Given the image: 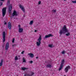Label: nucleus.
<instances>
[{"label": "nucleus", "mask_w": 76, "mask_h": 76, "mask_svg": "<svg viewBox=\"0 0 76 76\" xmlns=\"http://www.w3.org/2000/svg\"><path fill=\"white\" fill-rule=\"evenodd\" d=\"M64 33H67L66 34V36H69L70 35V32H69V30H67L66 28V25L64 26L62 29V30L60 31L59 34L61 35L62 34H64Z\"/></svg>", "instance_id": "1"}, {"label": "nucleus", "mask_w": 76, "mask_h": 76, "mask_svg": "<svg viewBox=\"0 0 76 76\" xmlns=\"http://www.w3.org/2000/svg\"><path fill=\"white\" fill-rule=\"evenodd\" d=\"M41 40H42V37L40 36L37 39V41L36 42V45L37 47H39L41 43Z\"/></svg>", "instance_id": "2"}, {"label": "nucleus", "mask_w": 76, "mask_h": 76, "mask_svg": "<svg viewBox=\"0 0 76 76\" xmlns=\"http://www.w3.org/2000/svg\"><path fill=\"white\" fill-rule=\"evenodd\" d=\"M2 16L4 17L6 13V8H4L2 9Z\"/></svg>", "instance_id": "3"}, {"label": "nucleus", "mask_w": 76, "mask_h": 76, "mask_svg": "<svg viewBox=\"0 0 76 76\" xmlns=\"http://www.w3.org/2000/svg\"><path fill=\"white\" fill-rule=\"evenodd\" d=\"M3 41L4 42L6 40V32L5 31H3Z\"/></svg>", "instance_id": "4"}, {"label": "nucleus", "mask_w": 76, "mask_h": 76, "mask_svg": "<svg viewBox=\"0 0 76 76\" xmlns=\"http://www.w3.org/2000/svg\"><path fill=\"white\" fill-rule=\"evenodd\" d=\"M19 7L20 9H21V10L23 11V12H24V13H25V8H24V7H23V6L22 5H19Z\"/></svg>", "instance_id": "5"}, {"label": "nucleus", "mask_w": 76, "mask_h": 76, "mask_svg": "<svg viewBox=\"0 0 76 76\" xmlns=\"http://www.w3.org/2000/svg\"><path fill=\"white\" fill-rule=\"evenodd\" d=\"M18 27H19V30L18 32L20 33H21L23 32V28H21L20 27V25H18Z\"/></svg>", "instance_id": "6"}, {"label": "nucleus", "mask_w": 76, "mask_h": 76, "mask_svg": "<svg viewBox=\"0 0 76 76\" xmlns=\"http://www.w3.org/2000/svg\"><path fill=\"white\" fill-rule=\"evenodd\" d=\"M69 69H70V66H67L65 69L64 70V71L65 73H67L69 70Z\"/></svg>", "instance_id": "7"}, {"label": "nucleus", "mask_w": 76, "mask_h": 76, "mask_svg": "<svg viewBox=\"0 0 76 76\" xmlns=\"http://www.w3.org/2000/svg\"><path fill=\"white\" fill-rule=\"evenodd\" d=\"M12 16H18V14L17 12L15 10H14L13 13L12 14Z\"/></svg>", "instance_id": "8"}, {"label": "nucleus", "mask_w": 76, "mask_h": 76, "mask_svg": "<svg viewBox=\"0 0 76 76\" xmlns=\"http://www.w3.org/2000/svg\"><path fill=\"white\" fill-rule=\"evenodd\" d=\"M53 37V35L51 34H49L48 35H46L45 36V38H49V37Z\"/></svg>", "instance_id": "9"}, {"label": "nucleus", "mask_w": 76, "mask_h": 76, "mask_svg": "<svg viewBox=\"0 0 76 76\" xmlns=\"http://www.w3.org/2000/svg\"><path fill=\"white\" fill-rule=\"evenodd\" d=\"M9 47V43L8 42H7L6 44V45L5 46V49L6 50H7Z\"/></svg>", "instance_id": "10"}, {"label": "nucleus", "mask_w": 76, "mask_h": 76, "mask_svg": "<svg viewBox=\"0 0 76 76\" xmlns=\"http://www.w3.org/2000/svg\"><path fill=\"white\" fill-rule=\"evenodd\" d=\"M28 55L31 58H33L34 57V55L32 53H28Z\"/></svg>", "instance_id": "11"}, {"label": "nucleus", "mask_w": 76, "mask_h": 76, "mask_svg": "<svg viewBox=\"0 0 76 76\" xmlns=\"http://www.w3.org/2000/svg\"><path fill=\"white\" fill-rule=\"evenodd\" d=\"M8 27L9 29H10L12 28V26L11 25V23L9 22L8 23Z\"/></svg>", "instance_id": "12"}, {"label": "nucleus", "mask_w": 76, "mask_h": 76, "mask_svg": "<svg viewBox=\"0 0 76 76\" xmlns=\"http://www.w3.org/2000/svg\"><path fill=\"white\" fill-rule=\"evenodd\" d=\"M12 4H11L10 5V6L9 8V10L10 11H11L12 10Z\"/></svg>", "instance_id": "13"}, {"label": "nucleus", "mask_w": 76, "mask_h": 76, "mask_svg": "<svg viewBox=\"0 0 76 76\" xmlns=\"http://www.w3.org/2000/svg\"><path fill=\"white\" fill-rule=\"evenodd\" d=\"M34 73V72H32L31 75H28L27 74H26L24 75V76H32V75H33Z\"/></svg>", "instance_id": "14"}, {"label": "nucleus", "mask_w": 76, "mask_h": 76, "mask_svg": "<svg viewBox=\"0 0 76 76\" xmlns=\"http://www.w3.org/2000/svg\"><path fill=\"white\" fill-rule=\"evenodd\" d=\"M21 69L23 70H28V68L23 67L21 68Z\"/></svg>", "instance_id": "15"}, {"label": "nucleus", "mask_w": 76, "mask_h": 76, "mask_svg": "<svg viewBox=\"0 0 76 76\" xmlns=\"http://www.w3.org/2000/svg\"><path fill=\"white\" fill-rule=\"evenodd\" d=\"M3 60L1 59V62L0 63V66H1L3 65Z\"/></svg>", "instance_id": "16"}, {"label": "nucleus", "mask_w": 76, "mask_h": 76, "mask_svg": "<svg viewBox=\"0 0 76 76\" xmlns=\"http://www.w3.org/2000/svg\"><path fill=\"white\" fill-rule=\"evenodd\" d=\"M51 67H52L51 65L50 64L47 65L46 66V67L47 68L49 67V68H51Z\"/></svg>", "instance_id": "17"}, {"label": "nucleus", "mask_w": 76, "mask_h": 76, "mask_svg": "<svg viewBox=\"0 0 76 76\" xmlns=\"http://www.w3.org/2000/svg\"><path fill=\"white\" fill-rule=\"evenodd\" d=\"M64 59H63L62 61L61 62V65H62V66H63V64H64Z\"/></svg>", "instance_id": "18"}, {"label": "nucleus", "mask_w": 76, "mask_h": 76, "mask_svg": "<svg viewBox=\"0 0 76 76\" xmlns=\"http://www.w3.org/2000/svg\"><path fill=\"white\" fill-rule=\"evenodd\" d=\"M33 23H34V21L31 20V21L29 23V24L30 25H32V24H33Z\"/></svg>", "instance_id": "19"}, {"label": "nucleus", "mask_w": 76, "mask_h": 76, "mask_svg": "<svg viewBox=\"0 0 76 76\" xmlns=\"http://www.w3.org/2000/svg\"><path fill=\"white\" fill-rule=\"evenodd\" d=\"M63 65H61V66L59 69V70L60 71L61 69H62V68H63Z\"/></svg>", "instance_id": "20"}, {"label": "nucleus", "mask_w": 76, "mask_h": 76, "mask_svg": "<svg viewBox=\"0 0 76 76\" xmlns=\"http://www.w3.org/2000/svg\"><path fill=\"white\" fill-rule=\"evenodd\" d=\"M23 63H25L26 62V59H25V58L23 57Z\"/></svg>", "instance_id": "21"}, {"label": "nucleus", "mask_w": 76, "mask_h": 76, "mask_svg": "<svg viewBox=\"0 0 76 76\" xmlns=\"http://www.w3.org/2000/svg\"><path fill=\"white\" fill-rule=\"evenodd\" d=\"M48 46L49 47H50V48H52L53 47V44H50V45H48Z\"/></svg>", "instance_id": "22"}, {"label": "nucleus", "mask_w": 76, "mask_h": 76, "mask_svg": "<svg viewBox=\"0 0 76 76\" xmlns=\"http://www.w3.org/2000/svg\"><path fill=\"white\" fill-rule=\"evenodd\" d=\"M65 53H66L65 50H64L61 52V53L62 54H64Z\"/></svg>", "instance_id": "23"}, {"label": "nucleus", "mask_w": 76, "mask_h": 76, "mask_svg": "<svg viewBox=\"0 0 76 76\" xmlns=\"http://www.w3.org/2000/svg\"><path fill=\"white\" fill-rule=\"evenodd\" d=\"M15 60H18V56H15Z\"/></svg>", "instance_id": "24"}, {"label": "nucleus", "mask_w": 76, "mask_h": 76, "mask_svg": "<svg viewBox=\"0 0 76 76\" xmlns=\"http://www.w3.org/2000/svg\"><path fill=\"white\" fill-rule=\"evenodd\" d=\"M52 12H53L54 13H55L56 12V10H52Z\"/></svg>", "instance_id": "25"}, {"label": "nucleus", "mask_w": 76, "mask_h": 76, "mask_svg": "<svg viewBox=\"0 0 76 76\" xmlns=\"http://www.w3.org/2000/svg\"><path fill=\"white\" fill-rule=\"evenodd\" d=\"M10 4V0L8 1L7 2V4L8 5H9Z\"/></svg>", "instance_id": "26"}, {"label": "nucleus", "mask_w": 76, "mask_h": 76, "mask_svg": "<svg viewBox=\"0 0 76 76\" xmlns=\"http://www.w3.org/2000/svg\"><path fill=\"white\" fill-rule=\"evenodd\" d=\"M3 5V2H2L0 1V6H2Z\"/></svg>", "instance_id": "27"}, {"label": "nucleus", "mask_w": 76, "mask_h": 76, "mask_svg": "<svg viewBox=\"0 0 76 76\" xmlns=\"http://www.w3.org/2000/svg\"><path fill=\"white\" fill-rule=\"evenodd\" d=\"M41 3V1H39L38 3V4H40Z\"/></svg>", "instance_id": "28"}, {"label": "nucleus", "mask_w": 76, "mask_h": 76, "mask_svg": "<svg viewBox=\"0 0 76 76\" xmlns=\"http://www.w3.org/2000/svg\"><path fill=\"white\" fill-rule=\"evenodd\" d=\"M25 52V51L23 50V51L21 53V54H24V52Z\"/></svg>", "instance_id": "29"}, {"label": "nucleus", "mask_w": 76, "mask_h": 76, "mask_svg": "<svg viewBox=\"0 0 76 76\" xmlns=\"http://www.w3.org/2000/svg\"><path fill=\"white\" fill-rule=\"evenodd\" d=\"M14 42H15V39H13L12 41V42L13 43Z\"/></svg>", "instance_id": "30"}, {"label": "nucleus", "mask_w": 76, "mask_h": 76, "mask_svg": "<svg viewBox=\"0 0 76 76\" xmlns=\"http://www.w3.org/2000/svg\"><path fill=\"white\" fill-rule=\"evenodd\" d=\"M29 63H33V61H31L29 62Z\"/></svg>", "instance_id": "31"}, {"label": "nucleus", "mask_w": 76, "mask_h": 76, "mask_svg": "<svg viewBox=\"0 0 76 76\" xmlns=\"http://www.w3.org/2000/svg\"><path fill=\"white\" fill-rule=\"evenodd\" d=\"M1 1H4L5 0H0Z\"/></svg>", "instance_id": "32"}, {"label": "nucleus", "mask_w": 76, "mask_h": 76, "mask_svg": "<svg viewBox=\"0 0 76 76\" xmlns=\"http://www.w3.org/2000/svg\"><path fill=\"white\" fill-rule=\"evenodd\" d=\"M38 31L37 30H35L34 31L35 32H37Z\"/></svg>", "instance_id": "33"}, {"label": "nucleus", "mask_w": 76, "mask_h": 76, "mask_svg": "<svg viewBox=\"0 0 76 76\" xmlns=\"http://www.w3.org/2000/svg\"><path fill=\"white\" fill-rule=\"evenodd\" d=\"M6 24H7V23L6 22H5L4 25H6Z\"/></svg>", "instance_id": "34"}, {"label": "nucleus", "mask_w": 76, "mask_h": 76, "mask_svg": "<svg viewBox=\"0 0 76 76\" xmlns=\"http://www.w3.org/2000/svg\"><path fill=\"white\" fill-rule=\"evenodd\" d=\"M38 58V57H36V58L37 59Z\"/></svg>", "instance_id": "35"}, {"label": "nucleus", "mask_w": 76, "mask_h": 76, "mask_svg": "<svg viewBox=\"0 0 76 76\" xmlns=\"http://www.w3.org/2000/svg\"><path fill=\"white\" fill-rule=\"evenodd\" d=\"M18 56V57H20V56Z\"/></svg>", "instance_id": "36"}, {"label": "nucleus", "mask_w": 76, "mask_h": 76, "mask_svg": "<svg viewBox=\"0 0 76 76\" xmlns=\"http://www.w3.org/2000/svg\"><path fill=\"white\" fill-rule=\"evenodd\" d=\"M66 0H64V1H66Z\"/></svg>", "instance_id": "37"}]
</instances>
